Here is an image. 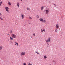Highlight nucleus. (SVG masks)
I'll list each match as a JSON object with an SVG mask.
<instances>
[{
	"label": "nucleus",
	"instance_id": "20e7f679",
	"mask_svg": "<svg viewBox=\"0 0 65 65\" xmlns=\"http://www.w3.org/2000/svg\"><path fill=\"white\" fill-rule=\"evenodd\" d=\"M12 37H13V38H17V36H16V35H15L14 34H12Z\"/></svg>",
	"mask_w": 65,
	"mask_h": 65
},
{
	"label": "nucleus",
	"instance_id": "bb28decb",
	"mask_svg": "<svg viewBox=\"0 0 65 65\" xmlns=\"http://www.w3.org/2000/svg\"><path fill=\"white\" fill-rule=\"evenodd\" d=\"M28 65H32V64H31V63H28Z\"/></svg>",
	"mask_w": 65,
	"mask_h": 65
},
{
	"label": "nucleus",
	"instance_id": "f3484780",
	"mask_svg": "<svg viewBox=\"0 0 65 65\" xmlns=\"http://www.w3.org/2000/svg\"><path fill=\"white\" fill-rule=\"evenodd\" d=\"M44 8V7L43 6H42V7L41 8V10H43V8Z\"/></svg>",
	"mask_w": 65,
	"mask_h": 65
},
{
	"label": "nucleus",
	"instance_id": "ddd939ff",
	"mask_svg": "<svg viewBox=\"0 0 65 65\" xmlns=\"http://www.w3.org/2000/svg\"><path fill=\"white\" fill-rule=\"evenodd\" d=\"M8 4L9 5H11V3H10V2H8Z\"/></svg>",
	"mask_w": 65,
	"mask_h": 65
},
{
	"label": "nucleus",
	"instance_id": "aec40b11",
	"mask_svg": "<svg viewBox=\"0 0 65 65\" xmlns=\"http://www.w3.org/2000/svg\"><path fill=\"white\" fill-rule=\"evenodd\" d=\"M2 4V2L1 1L0 2V6H1V5Z\"/></svg>",
	"mask_w": 65,
	"mask_h": 65
},
{
	"label": "nucleus",
	"instance_id": "7ed1b4c3",
	"mask_svg": "<svg viewBox=\"0 0 65 65\" xmlns=\"http://www.w3.org/2000/svg\"><path fill=\"white\" fill-rule=\"evenodd\" d=\"M25 54H26V53H25V52H23L21 53L20 55L21 56L23 57L24 56V55H25Z\"/></svg>",
	"mask_w": 65,
	"mask_h": 65
},
{
	"label": "nucleus",
	"instance_id": "1a4fd4ad",
	"mask_svg": "<svg viewBox=\"0 0 65 65\" xmlns=\"http://www.w3.org/2000/svg\"><path fill=\"white\" fill-rule=\"evenodd\" d=\"M42 22L43 23H45L46 22V20H45L44 19V20L43 19V20L42 21Z\"/></svg>",
	"mask_w": 65,
	"mask_h": 65
},
{
	"label": "nucleus",
	"instance_id": "6e6552de",
	"mask_svg": "<svg viewBox=\"0 0 65 65\" xmlns=\"http://www.w3.org/2000/svg\"><path fill=\"white\" fill-rule=\"evenodd\" d=\"M15 45H16V46H18V45H19V44L17 42H15Z\"/></svg>",
	"mask_w": 65,
	"mask_h": 65
},
{
	"label": "nucleus",
	"instance_id": "9d476101",
	"mask_svg": "<svg viewBox=\"0 0 65 65\" xmlns=\"http://www.w3.org/2000/svg\"><path fill=\"white\" fill-rule=\"evenodd\" d=\"M44 59H47V56H46L45 55L44 56Z\"/></svg>",
	"mask_w": 65,
	"mask_h": 65
},
{
	"label": "nucleus",
	"instance_id": "c85d7f7f",
	"mask_svg": "<svg viewBox=\"0 0 65 65\" xmlns=\"http://www.w3.org/2000/svg\"><path fill=\"white\" fill-rule=\"evenodd\" d=\"M2 14L0 13V16H2Z\"/></svg>",
	"mask_w": 65,
	"mask_h": 65
},
{
	"label": "nucleus",
	"instance_id": "423d86ee",
	"mask_svg": "<svg viewBox=\"0 0 65 65\" xmlns=\"http://www.w3.org/2000/svg\"><path fill=\"white\" fill-rule=\"evenodd\" d=\"M21 17L22 18V19H23L24 18V15L23 13H22L21 14Z\"/></svg>",
	"mask_w": 65,
	"mask_h": 65
},
{
	"label": "nucleus",
	"instance_id": "f03ea898",
	"mask_svg": "<svg viewBox=\"0 0 65 65\" xmlns=\"http://www.w3.org/2000/svg\"><path fill=\"white\" fill-rule=\"evenodd\" d=\"M5 9H6V11L7 12H9V11L8 10V9H9V8L8 7H5Z\"/></svg>",
	"mask_w": 65,
	"mask_h": 65
},
{
	"label": "nucleus",
	"instance_id": "412c9836",
	"mask_svg": "<svg viewBox=\"0 0 65 65\" xmlns=\"http://www.w3.org/2000/svg\"><path fill=\"white\" fill-rule=\"evenodd\" d=\"M2 46H0V50H2Z\"/></svg>",
	"mask_w": 65,
	"mask_h": 65
},
{
	"label": "nucleus",
	"instance_id": "9b49d317",
	"mask_svg": "<svg viewBox=\"0 0 65 65\" xmlns=\"http://www.w3.org/2000/svg\"><path fill=\"white\" fill-rule=\"evenodd\" d=\"M59 27V26L58 24H56V28H58Z\"/></svg>",
	"mask_w": 65,
	"mask_h": 65
},
{
	"label": "nucleus",
	"instance_id": "cd10ccee",
	"mask_svg": "<svg viewBox=\"0 0 65 65\" xmlns=\"http://www.w3.org/2000/svg\"><path fill=\"white\" fill-rule=\"evenodd\" d=\"M12 33V30H10V33Z\"/></svg>",
	"mask_w": 65,
	"mask_h": 65
},
{
	"label": "nucleus",
	"instance_id": "2f4dec72",
	"mask_svg": "<svg viewBox=\"0 0 65 65\" xmlns=\"http://www.w3.org/2000/svg\"><path fill=\"white\" fill-rule=\"evenodd\" d=\"M54 6H56V4H54Z\"/></svg>",
	"mask_w": 65,
	"mask_h": 65
},
{
	"label": "nucleus",
	"instance_id": "393cba45",
	"mask_svg": "<svg viewBox=\"0 0 65 65\" xmlns=\"http://www.w3.org/2000/svg\"><path fill=\"white\" fill-rule=\"evenodd\" d=\"M23 65H27V64L26 63H24L23 64Z\"/></svg>",
	"mask_w": 65,
	"mask_h": 65
},
{
	"label": "nucleus",
	"instance_id": "39448f33",
	"mask_svg": "<svg viewBox=\"0 0 65 65\" xmlns=\"http://www.w3.org/2000/svg\"><path fill=\"white\" fill-rule=\"evenodd\" d=\"M50 38H48V39L46 40V42L47 43V44H48V42H50Z\"/></svg>",
	"mask_w": 65,
	"mask_h": 65
},
{
	"label": "nucleus",
	"instance_id": "7c9ffc66",
	"mask_svg": "<svg viewBox=\"0 0 65 65\" xmlns=\"http://www.w3.org/2000/svg\"><path fill=\"white\" fill-rule=\"evenodd\" d=\"M7 35H9V36H10V35L9 34H8Z\"/></svg>",
	"mask_w": 65,
	"mask_h": 65
},
{
	"label": "nucleus",
	"instance_id": "6ab92c4d",
	"mask_svg": "<svg viewBox=\"0 0 65 65\" xmlns=\"http://www.w3.org/2000/svg\"><path fill=\"white\" fill-rule=\"evenodd\" d=\"M41 33H43V30L42 29H41Z\"/></svg>",
	"mask_w": 65,
	"mask_h": 65
},
{
	"label": "nucleus",
	"instance_id": "5701e85b",
	"mask_svg": "<svg viewBox=\"0 0 65 65\" xmlns=\"http://www.w3.org/2000/svg\"><path fill=\"white\" fill-rule=\"evenodd\" d=\"M0 20H3V18H2L0 16Z\"/></svg>",
	"mask_w": 65,
	"mask_h": 65
},
{
	"label": "nucleus",
	"instance_id": "f257e3e1",
	"mask_svg": "<svg viewBox=\"0 0 65 65\" xmlns=\"http://www.w3.org/2000/svg\"><path fill=\"white\" fill-rule=\"evenodd\" d=\"M50 12V11L49 9H47L45 10V13L46 14H48L49 13V12Z\"/></svg>",
	"mask_w": 65,
	"mask_h": 65
},
{
	"label": "nucleus",
	"instance_id": "4be33fe9",
	"mask_svg": "<svg viewBox=\"0 0 65 65\" xmlns=\"http://www.w3.org/2000/svg\"><path fill=\"white\" fill-rule=\"evenodd\" d=\"M36 17V18L37 19H38V18H39V16L38 15H37Z\"/></svg>",
	"mask_w": 65,
	"mask_h": 65
},
{
	"label": "nucleus",
	"instance_id": "0eeeda50",
	"mask_svg": "<svg viewBox=\"0 0 65 65\" xmlns=\"http://www.w3.org/2000/svg\"><path fill=\"white\" fill-rule=\"evenodd\" d=\"M39 20L41 22H42L43 20V18H41L39 19Z\"/></svg>",
	"mask_w": 65,
	"mask_h": 65
},
{
	"label": "nucleus",
	"instance_id": "473e14b6",
	"mask_svg": "<svg viewBox=\"0 0 65 65\" xmlns=\"http://www.w3.org/2000/svg\"><path fill=\"white\" fill-rule=\"evenodd\" d=\"M48 44V45H49V44H48H48Z\"/></svg>",
	"mask_w": 65,
	"mask_h": 65
},
{
	"label": "nucleus",
	"instance_id": "a878e982",
	"mask_svg": "<svg viewBox=\"0 0 65 65\" xmlns=\"http://www.w3.org/2000/svg\"><path fill=\"white\" fill-rule=\"evenodd\" d=\"M37 54H38L39 55H40V54L38 53L37 51H36L35 52Z\"/></svg>",
	"mask_w": 65,
	"mask_h": 65
},
{
	"label": "nucleus",
	"instance_id": "72a5a7b5",
	"mask_svg": "<svg viewBox=\"0 0 65 65\" xmlns=\"http://www.w3.org/2000/svg\"><path fill=\"white\" fill-rule=\"evenodd\" d=\"M23 0H21V1H23Z\"/></svg>",
	"mask_w": 65,
	"mask_h": 65
},
{
	"label": "nucleus",
	"instance_id": "c756f323",
	"mask_svg": "<svg viewBox=\"0 0 65 65\" xmlns=\"http://www.w3.org/2000/svg\"><path fill=\"white\" fill-rule=\"evenodd\" d=\"M33 35L34 36H35V33H33Z\"/></svg>",
	"mask_w": 65,
	"mask_h": 65
},
{
	"label": "nucleus",
	"instance_id": "b1692460",
	"mask_svg": "<svg viewBox=\"0 0 65 65\" xmlns=\"http://www.w3.org/2000/svg\"><path fill=\"white\" fill-rule=\"evenodd\" d=\"M43 30L44 32H45V30L44 29H43Z\"/></svg>",
	"mask_w": 65,
	"mask_h": 65
},
{
	"label": "nucleus",
	"instance_id": "2eb2a0df",
	"mask_svg": "<svg viewBox=\"0 0 65 65\" xmlns=\"http://www.w3.org/2000/svg\"><path fill=\"white\" fill-rule=\"evenodd\" d=\"M10 39L11 40H13V37H11L10 38Z\"/></svg>",
	"mask_w": 65,
	"mask_h": 65
},
{
	"label": "nucleus",
	"instance_id": "dca6fc26",
	"mask_svg": "<svg viewBox=\"0 0 65 65\" xmlns=\"http://www.w3.org/2000/svg\"><path fill=\"white\" fill-rule=\"evenodd\" d=\"M29 19H30V20H32V18L31 16H29Z\"/></svg>",
	"mask_w": 65,
	"mask_h": 65
},
{
	"label": "nucleus",
	"instance_id": "f8f14e48",
	"mask_svg": "<svg viewBox=\"0 0 65 65\" xmlns=\"http://www.w3.org/2000/svg\"><path fill=\"white\" fill-rule=\"evenodd\" d=\"M53 62L54 63H55V64H56V63H57V61H56L53 60Z\"/></svg>",
	"mask_w": 65,
	"mask_h": 65
},
{
	"label": "nucleus",
	"instance_id": "4468645a",
	"mask_svg": "<svg viewBox=\"0 0 65 65\" xmlns=\"http://www.w3.org/2000/svg\"><path fill=\"white\" fill-rule=\"evenodd\" d=\"M17 6H18V7H19V2H17Z\"/></svg>",
	"mask_w": 65,
	"mask_h": 65
},
{
	"label": "nucleus",
	"instance_id": "a211bd4d",
	"mask_svg": "<svg viewBox=\"0 0 65 65\" xmlns=\"http://www.w3.org/2000/svg\"><path fill=\"white\" fill-rule=\"evenodd\" d=\"M30 8H29V7H27V10H28L29 11L30 10Z\"/></svg>",
	"mask_w": 65,
	"mask_h": 65
}]
</instances>
